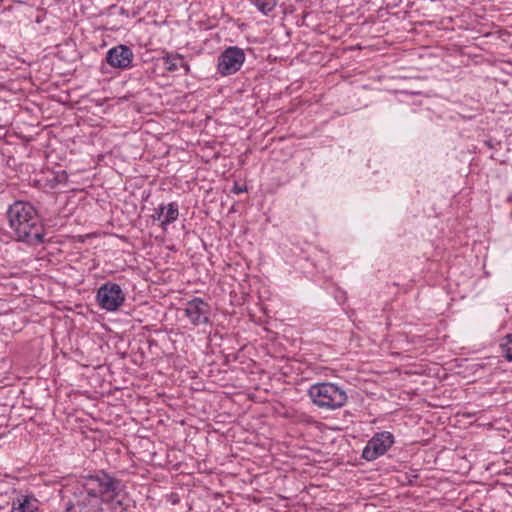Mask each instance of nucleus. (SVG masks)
<instances>
[{"label": "nucleus", "instance_id": "1", "mask_svg": "<svg viewBox=\"0 0 512 512\" xmlns=\"http://www.w3.org/2000/svg\"><path fill=\"white\" fill-rule=\"evenodd\" d=\"M124 484L104 470L84 475L78 481L75 504L67 512H127L123 506Z\"/></svg>", "mask_w": 512, "mask_h": 512}, {"label": "nucleus", "instance_id": "2", "mask_svg": "<svg viewBox=\"0 0 512 512\" xmlns=\"http://www.w3.org/2000/svg\"><path fill=\"white\" fill-rule=\"evenodd\" d=\"M6 215L17 241L29 246H37L44 242V225L36 208L30 202L15 201L9 205Z\"/></svg>", "mask_w": 512, "mask_h": 512}, {"label": "nucleus", "instance_id": "3", "mask_svg": "<svg viewBox=\"0 0 512 512\" xmlns=\"http://www.w3.org/2000/svg\"><path fill=\"white\" fill-rule=\"evenodd\" d=\"M307 395L314 405L326 410L341 408L348 399L346 391L341 386L331 382H320L311 385Z\"/></svg>", "mask_w": 512, "mask_h": 512}, {"label": "nucleus", "instance_id": "4", "mask_svg": "<svg viewBox=\"0 0 512 512\" xmlns=\"http://www.w3.org/2000/svg\"><path fill=\"white\" fill-rule=\"evenodd\" d=\"M126 299L125 293L119 284L114 282H105L96 293L98 305L109 312H114L123 305Z\"/></svg>", "mask_w": 512, "mask_h": 512}, {"label": "nucleus", "instance_id": "5", "mask_svg": "<svg viewBox=\"0 0 512 512\" xmlns=\"http://www.w3.org/2000/svg\"><path fill=\"white\" fill-rule=\"evenodd\" d=\"M395 443L394 435L389 431L375 433L362 451V458L368 462L385 455Z\"/></svg>", "mask_w": 512, "mask_h": 512}, {"label": "nucleus", "instance_id": "6", "mask_svg": "<svg viewBox=\"0 0 512 512\" xmlns=\"http://www.w3.org/2000/svg\"><path fill=\"white\" fill-rule=\"evenodd\" d=\"M246 55L237 46L227 47L218 57L217 71L221 76H229L238 72L244 64Z\"/></svg>", "mask_w": 512, "mask_h": 512}, {"label": "nucleus", "instance_id": "7", "mask_svg": "<svg viewBox=\"0 0 512 512\" xmlns=\"http://www.w3.org/2000/svg\"><path fill=\"white\" fill-rule=\"evenodd\" d=\"M183 312L194 326L207 325L210 323L211 307L200 297H194L189 300Z\"/></svg>", "mask_w": 512, "mask_h": 512}, {"label": "nucleus", "instance_id": "8", "mask_svg": "<svg viewBox=\"0 0 512 512\" xmlns=\"http://www.w3.org/2000/svg\"><path fill=\"white\" fill-rule=\"evenodd\" d=\"M134 53L132 49L123 44L116 45L106 52L105 60L112 67L127 70L133 67Z\"/></svg>", "mask_w": 512, "mask_h": 512}, {"label": "nucleus", "instance_id": "9", "mask_svg": "<svg viewBox=\"0 0 512 512\" xmlns=\"http://www.w3.org/2000/svg\"><path fill=\"white\" fill-rule=\"evenodd\" d=\"M36 502V499L22 495L13 500L11 512H35Z\"/></svg>", "mask_w": 512, "mask_h": 512}, {"label": "nucleus", "instance_id": "10", "mask_svg": "<svg viewBox=\"0 0 512 512\" xmlns=\"http://www.w3.org/2000/svg\"><path fill=\"white\" fill-rule=\"evenodd\" d=\"M165 207V214L161 223L162 227H166L167 225L175 222L179 216V207L176 202H171L165 205Z\"/></svg>", "mask_w": 512, "mask_h": 512}, {"label": "nucleus", "instance_id": "11", "mask_svg": "<svg viewBox=\"0 0 512 512\" xmlns=\"http://www.w3.org/2000/svg\"><path fill=\"white\" fill-rule=\"evenodd\" d=\"M163 65L165 69L169 72H175L178 70L179 65L183 66V58L181 55L176 54H167L163 58Z\"/></svg>", "mask_w": 512, "mask_h": 512}, {"label": "nucleus", "instance_id": "12", "mask_svg": "<svg viewBox=\"0 0 512 512\" xmlns=\"http://www.w3.org/2000/svg\"><path fill=\"white\" fill-rule=\"evenodd\" d=\"M502 356L508 361L512 362V333L504 336L499 344Z\"/></svg>", "mask_w": 512, "mask_h": 512}, {"label": "nucleus", "instance_id": "13", "mask_svg": "<svg viewBox=\"0 0 512 512\" xmlns=\"http://www.w3.org/2000/svg\"><path fill=\"white\" fill-rule=\"evenodd\" d=\"M251 2L263 15L271 13L277 5V0H252Z\"/></svg>", "mask_w": 512, "mask_h": 512}, {"label": "nucleus", "instance_id": "14", "mask_svg": "<svg viewBox=\"0 0 512 512\" xmlns=\"http://www.w3.org/2000/svg\"><path fill=\"white\" fill-rule=\"evenodd\" d=\"M165 205L164 204H161L159 205L157 208H155L154 210V214H153V219L154 220H158L162 223V220L164 218V214H165Z\"/></svg>", "mask_w": 512, "mask_h": 512}, {"label": "nucleus", "instance_id": "15", "mask_svg": "<svg viewBox=\"0 0 512 512\" xmlns=\"http://www.w3.org/2000/svg\"><path fill=\"white\" fill-rule=\"evenodd\" d=\"M246 191H247L246 186H240L237 183H235L234 186L231 188V192L234 194H240V193H243Z\"/></svg>", "mask_w": 512, "mask_h": 512}, {"label": "nucleus", "instance_id": "16", "mask_svg": "<svg viewBox=\"0 0 512 512\" xmlns=\"http://www.w3.org/2000/svg\"><path fill=\"white\" fill-rule=\"evenodd\" d=\"M58 183H65L67 181V174L65 171H62L60 175L57 176Z\"/></svg>", "mask_w": 512, "mask_h": 512}, {"label": "nucleus", "instance_id": "17", "mask_svg": "<svg viewBox=\"0 0 512 512\" xmlns=\"http://www.w3.org/2000/svg\"><path fill=\"white\" fill-rule=\"evenodd\" d=\"M3 0H0V3L2 2Z\"/></svg>", "mask_w": 512, "mask_h": 512}]
</instances>
